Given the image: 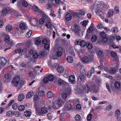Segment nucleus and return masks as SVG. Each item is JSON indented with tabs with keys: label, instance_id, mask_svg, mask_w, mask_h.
Segmentation results:
<instances>
[{
	"label": "nucleus",
	"instance_id": "f257e3e1",
	"mask_svg": "<svg viewBox=\"0 0 121 121\" xmlns=\"http://www.w3.org/2000/svg\"><path fill=\"white\" fill-rule=\"evenodd\" d=\"M54 76L51 74L48 75L47 76L44 77L43 79V81L44 83H47L49 81H52L54 79Z\"/></svg>",
	"mask_w": 121,
	"mask_h": 121
},
{
	"label": "nucleus",
	"instance_id": "f03ea898",
	"mask_svg": "<svg viewBox=\"0 0 121 121\" xmlns=\"http://www.w3.org/2000/svg\"><path fill=\"white\" fill-rule=\"evenodd\" d=\"M20 78L19 76L14 77L12 82V85L14 86L17 87L20 81Z\"/></svg>",
	"mask_w": 121,
	"mask_h": 121
},
{
	"label": "nucleus",
	"instance_id": "7ed1b4c3",
	"mask_svg": "<svg viewBox=\"0 0 121 121\" xmlns=\"http://www.w3.org/2000/svg\"><path fill=\"white\" fill-rule=\"evenodd\" d=\"M73 108V107L71 104H68L67 106H65L63 109V111H70Z\"/></svg>",
	"mask_w": 121,
	"mask_h": 121
},
{
	"label": "nucleus",
	"instance_id": "20e7f679",
	"mask_svg": "<svg viewBox=\"0 0 121 121\" xmlns=\"http://www.w3.org/2000/svg\"><path fill=\"white\" fill-rule=\"evenodd\" d=\"M2 36L4 38V40L5 42H8L10 40V36L9 35L4 33H3L2 34Z\"/></svg>",
	"mask_w": 121,
	"mask_h": 121
},
{
	"label": "nucleus",
	"instance_id": "39448f33",
	"mask_svg": "<svg viewBox=\"0 0 121 121\" xmlns=\"http://www.w3.org/2000/svg\"><path fill=\"white\" fill-rule=\"evenodd\" d=\"M7 61V60L4 58L0 57V65L2 66H4L6 64Z\"/></svg>",
	"mask_w": 121,
	"mask_h": 121
},
{
	"label": "nucleus",
	"instance_id": "423d86ee",
	"mask_svg": "<svg viewBox=\"0 0 121 121\" xmlns=\"http://www.w3.org/2000/svg\"><path fill=\"white\" fill-rule=\"evenodd\" d=\"M63 101L60 99H58L56 101V104L60 108L62 107L63 104Z\"/></svg>",
	"mask_w": 121,
	"mask_h": 121
},
{
	"label": "nucleus",
	"instance_id": "0eeeda50",
	"mask_svg": "<svg viewBox=\"0 0 121 121\" xmlns=\"http://www.w3.org/2000/svg\"><path fill=\"white\" fill-rule=\"evenodd\" d=\"M58 50L56 53V55L58 56H60L62 54V52L63 51V48L61 47H59L57 48Z\"/></svg>",
	"mask_w": 121,
	"mask_h": 121
},
{
	"label": "nucleus",
	"instance_id": "6e6552de",
	"mask_svg": "<svg viewBox=\"0 0 121 121\" xmlns=\"http://www.w3.org/2000/svg\"><path fill=\"white\" fill-rule=\"evenodd\" d=\"M77 44L80 45L82 47H85L86 45V41L84 40L80 41V42L77 41Z\"/></svg>",
	"mask_w": 121,
	"mask_h": 121
},
{
	"label": "nucleus",
	"instance_id": "1a4fd4ad",
	"mask_svg": "<svg viewBox=\"0 0 121 121\" xmlns=\"http://www.w3.org/2000/svg\"><path fill=\"white\" fill-rule=\"evenodd\" d=\"M19 27L22 30L28 29L26 24L25 23H21L19 25Z\"/></svg>",
	"mask_w": 121,
	"mask_h": 121
},
{
	"label": "nucleus",
	"instance_id": "9d476101",
	"mask_svg": "<svg viewBox=\"0 0 121 121\" xmlns=\"http://www.w3.org/2000/svg\"><path fill=\"white\" fill-rule=\"evenodd\" d=\"M73 31L76 33H77L79 32V27L76 24H75L74 27L73 28H72Z\"/></svg>",
	"mask_w": 121,
	"mask_h": 121
},
{
	"label": "nucleus",
	"instance_id": "9b49d317",
	"mask_svg": "<svg viewBox=\"0 0 121 121\" xmlns=\"http://www.w3.org/2000/svg\"><path fill=\"white\" fill-rule=\"evenodd\" d=\"M120 111L119 109L117 110L115 112V116L117 117V119L118 120L120 119Z\"/></svg>",
	"mask_w": 121,
	"mask_h": 121
},
{
	"label": "nucleus",
	"instance_id": "f8f14e48",
	"mask_svg": "<svg viewBox=\"0 0 121 121\" xmlns=\"http://www.w3.org/2000/svg\"><path fill=\"white\" fill-rule=\"evenodd\" d=\"M41 112H40L39 114V115H42V114H44L48 112L47 108L45 107L42 108L41 109Z\"/></svg>",
	"mask_w": 121,
	"mask_h": 121
},
{
	"label": "nucleus",
	"instance_id": "ddd939ff",
	"mask_svg": "<svg viewBox=\"0 0 121 121\" xmlns=\"http://www.w3.org/2000/svg\"><path fill=\"white\" fill-rule=\"evenodd\" d=\"M57 105L56 103L53 102L52 105L51 106H48V108L50 109L53 108L54 109H57Z\"/></svg>",
	"mask_w": 121,
	"mask_h": 121
},
{
	"label": "nucleus",
	"instance_id": "4468645a",
	"mask_svg": "<svg viewBox=\"0 0 121 121\" xmlns=\"http://www.w3.org/2000/svg\"><path fill=\"white\" fill-rule=\"evenodd\" d=\"M64 70V68L62 66H58L57 69V72L59 73H62Z\"/></svg>",
	"mask_w": 121,
	"mask_h": 121
},
{
	"label": "nucleus",
	"instance_id": "2eb2a0df",
	"mask_svg": "<svg viewBox=\"0 0 121 121\" xmlns=\"http://www.w3.org/2000/svg\"><path fill=\"white\" fill-rule=\"evenodd\" d=\"M89 60L88 57L86 56H84L83 57L82 59V61L84 64L87 63L88 62Z\"/></svg>",
	"mask_w": 121,
	"mask_h": 121
},
{
	"label": "nucleus",
	"instance_id": "dca6fc26",
	"mask_svg": "<svg viewBox=\"0 0 121 121\" xmlns=\"http://www.w3.org/2000/svg\"><path fill=\"white\" fill-rule=\"evenodd\" d=\"M10 10L8 9H3L2 11V14L3 15H5L7 13H9Z\"/></svg>",
	"mask_w": 121,
	"mask_h": 121
},
{
	"label": "nucleus",
	"instance_id": "f3484780",
	"mask_svg": "<svg viewBox=\"0 0 121 121\" xmlns=\"http://www.w3.org/2000/svg\"><path fill=\"white\" fill-rule=\"evenodd\" d=\"M13 28V26L11 25H8L6 27V31L9 32L11 31Z\"/></svg>",
	"mask_w": 121,
	"mask_h": 121
},
{
	"label": "nucleus",
	"instance_id": "a211bd4d",
	"mask_svg": "<svg viewBox=\"0 0 121 121\" xmlns=\"http://www.w3.org/2000/svg\"><path fill=\"white\" fill-rule=\"evenodd\" d=\"M83 89L86 92L88 93L89 92L90 87L89 86L86 84L83 86Z\"/></svg>",
	"mask_w": 121,
	"mask_h": 121
},
{
	"label": "nucleus",
	"instance_id": "6ab92c4d",
	"mask_svg": "<svg viewBox=\"0 0 121 121\" xmlns=\"http://www.w3.org/2000/svg\"><path fill=\"white\" fill-rule=\"evenodd\" d=\"M20 65L21 67L26 69L27 68H28V64H25L24 63H21Z\"/></svg>",
	"mask_w": 121,
	"mask_h": 121
},
{
	"label": "nucleus",
	"instance_id": "aec40b11",
	"mask_svg": "<svg viewBox=\"0 0 121 121\" xmlns=\"http://www.w3.org/2000/svg\"><path fill=\"white\" fill-rule=\"evenodd\" d=\"M24 94H21L18 97V100L20 101H21L24 99Z\"/></svg>",
	"mask_w": 121,
	"mask_h": 121
},
{
	"label": "nucleus",
	"instance_id": "412c9836",
	"mask_svg": "<svg viewBox=\"0 0 121 121\" xmlns=\"http://www.w3.org/2000/svg\"><path fill=\"white\" fill-rule=\"evenodd\" d=\"M33 95V92L30 91L27 94L26 96V98L27 99L30 98L32 97Z\"/></svg>",
	"mask_w": 121,
	"mask_h": 121
},
{
	"label": "nucleus",
	"instance_id": "4be33fe9",
	"mask_svg": "<svg viewBox=\"0 0 121 121\" xmlns=\"http://www.w3.org/2000/svg\"><path fill=\"white\" fill-rule=\"evenodd\" d=\"M66 60L69 63H72L73 62V57L70 56H69L66 58Z\"/></svg>",
	"mask_w": 121,
	"mask_h": 121
},
{
	"label": "nucleus",
	"instance_id": "5701e85b",
	"mask_svg": "<svg viewBox=\"0 0 121 121\" xmlns=\"http://www.w3.org/2000/svg\"><path fill=\"white\" fill-rule=\"evenodd\" d=\"M72 16L70 13H67L66 15L65 16L66 19L69 21L70 20L72 19Z\"/></svg>",
	"mask_w": 121,
	"mask_h": 121
},
{
	"label": "nucleus",
	"instance_id": "b1692460",
	"mask_svg": "<svg viewBox=\"0 0 121 121\" xmlns=\"http://www.w3.org/2000/svg\"><path fill=\"white\" fill-rule=\"evenodd\" d=\"M78 78L82 81H84L85 80V77L84 76L82 73H81L78 76Z\"/></svg>",
	"mask_w": 121,
	"mask_h": 121
},
{
	"label": "nucleus",
	"instance_id": "393cba45",
	"mask_svg": "<svg viewBox=\"0 0 121 121\" xmlns=\"http://www.w3.org/2000/svg\"><path fill=\"white\" fill-rule=\"evenodd\" d=\"M47 95L48 98H51L53 97V93L51 91H49L47 93Z\"/></svg>",
	"mask_w": 121,
	"mask_h": 121
},
{
	"label": "nucleus",
	"instance_id": "a878e982",
	"mask_svg": "<svg viewBox=\"0 0 121 121\" xmlns=\"http://www.w3.org/2000/svg\"><path fill=\"white\" fill-rule=\"evenodd\" d=\"M92 91L95 93H97L99 91L98 87L97 86H94L93 87Z\"/></svg>",
	"mask_w": 121,
	"mask_h": 121
},
{
	"label": "nucleus",
	"instance_id": "bb28decb",
	"mask_svg": "<svg viewBox=\"0 0 121 121\" xmlns=\"http://www.w3.org/2000/svg\"><path fill=\"white\" fill-rule=\"evenodd\" d=\"M43 18L44 19V21H50V18L48 16H47L45 14L43 15Z\"/></svg>",
	"mask_w": 121,
	"mask_h": 121
},
{
	"label": "nucleus",
	"instance_id": "cd10ccee",
	"mask_svg": "<svg viewBox=\"0 0 121 121\" xmlns=\"http://www.w3.org/2000/svg\"><path fill=\"white\" fill-rule=\"evenodd\" d=\"M86 45L87 48L89 49H91L92 48V45L91 43L87 42L86 43Z\"/></svg>",
	"mask_w": 121,
	"mask_h": 121
},
{
	"label": "nucleus",
	"instance_id": "c85d7f7f",
	"mask_svg": "<svg viewBox=\"0 0 121 121\" xmlns=\"http://www.w3.org/2000/svg\"><path fill=\"white\" fill-rule=\"evenodd\" d=\"M114 13V11L113 10L110 9H109L108 12V14L109 15L108 17H112Z\"/></svg>",
	"mask_w": 121,
	"mask_h": 121
},
{
	"label": "nucleus",
	"instance_id": "c756f323",
	"mask_svg": "<svg viewBox=\"0 0 121 121\" xmlns=\"http://www.w3.org/2000/svg\"><path fill=\"white\" fill-rule=\"evenodd\" d=\"M70 82H73L75 80V78L74 76L72 75L70 76L69 78Z\"/></svg>",
	"mask_w": 121,
	"mask_h": 121
},
{
	"label": "nucleus",
	"instance_id": "7c9ffc66",
	"mask_svg": "<svg viewBox=\"0 0 121 121\" xmlns=\"http://www.w3.org/2000/svg\"><path fill=\"white\" fill-rule=\"evenodd\" d=\"M14 115V112L11 111H9L7 112L6 113V115L8 117Z\"/></svg>",
	"mask_w": 121,
	"mask_h": 121
},
{
	"label": "nucleus",
	"instance_id": "2f4dec72",
	"mask_svg": "<svg viewBox=\"0 0 121 121\" xmlns=\"http://www.w3.org/2000/svg\"><path fill=\"white\" fill-rule=\"evenodd\" d=\"M92 115L91 113V112H90L87 117V120L88 121H90L92 118Z\"/></svg>",
	"mask_w": 121,
	"mask_h": 121
},
{
	"label": "nucleus",
	"instance_id": "473e14b6",
	"mask_svg": "<svg viewBox=\"0 0 121 121\" xmlns=\"http://www.w3.org/2000/svg\"><path fill=\"white\" fill-rule=\"evenodd\" d=\"M38 94L39 96L42 97L44 95L45 92L43 91H41L39 92Z\"/></svg>",
	"mask_w": 121,
	"mask_h": 121
},
{
	"label": "nucleus",
	"instance_id": "72a5a7b5",
	"mask_svg": "<svg viewBox=\"0 0 121 121\" xmlns=\"http://www.w3.org/2000/svg\"><path fill=\"white\" fill-rule=\"evenodd\" d=\"M39 97L37 95H35L34 96V100L35 103L37 101H38L39 99Z\"/></svg>",
	"mask_w": 121,
	"mask_h": 121
},
{
	"label": "nucleus",
	"instance_id": "f704fd0d",
	"mask_svg": "<svg viewBox=\"0 0 121 121\" xmlns=\"http://www.w3.org/2000/svg\"><path fill=\"white\" fill-rule=\"evenodd\" d=\"M32 31L31 30H29V31L27 32L26 35V36L27 38H29L30 37L32 34Z\"/></svg>",
	"mask_w": 121,
	"mask_h": 121
},
{
	"label": "nucleus",
	"instance_id": "c9c22d12",
	"mask_svg": "<svg viewBox=\"0 0 121 121\" xmlns=\"http://www.w3.org/2000/svg\"><path fill=\"white\" fill-rule=\"evenodd\" d=\"M114 86L116 88L119 89L120 87L121 84L119 82H116L115 83Z\"/></svg>",
	"mask_w": 121,
	"mask_h": 121
},
{
	"label": "nucleus",
	"instance_id": "e433bc0d",
	"mask_svg": "<svg viewBox=\"0 0 121 121\" xmlns=\"http://www.w3.org/2000/svg\"><path fill=\"white\" fill-rule=\"evenodd\" d=\"M109 72L112 74H114L116 73V70L115 68L113 67L110 69Z\"/></svg>",
	"mask_w": 121,
	"mask_h": 121
},
{
	"label": "nucleus",
	"instance_id": "4c0bfd02",
	"mask_svg": "<svg viewBox=\"0 0 121 121\" xmlns=\"http://www.w3.org/2000/svg\"><path fill=\"white\" fill-rule=\"evenodd\" d=\"M113 108V106L111 104H109L108 106H107L106 108V110L109 111L112 109Z\"/></svg>",
	"mask_w": 121,
	"mask_h": 121
},
{
	"label": "nucleus",
	"instance_id": "58836bf2",
	"mask_svg": "<svg viewBox=\"0 0 121 121\" xmlns=\"http://www.w3.org/2000/svg\"><path fill=\"white\" fill-rule=\"evenodd\" d=\"M103 51H102L100 50L97 53L98 57L99 58H101L103 56Z\"/></svg>",
	"mask_w": 121,
	"mask_h": 121
},
{
	"label": "nucleus",
	"instance_id": "ea45409f",
	"mask_svg": "<svg viewBox=\"0 0 121 121\" xmlns=\"http://www.w3.org/2000/svg\"><path fill=\"white\" fill-rule=\"evenodd\" d=\"M18 110L20 111H22L24 110L25 109V106L23 105H20L18 108Z\"/></svg>",
	"mask_w": 121,
	"mask_h": 121
},
{
	"label": "nucleus",
	"instance_id": "a19ab883",
	"mask_svg": "<svg viewBox=\"0 0 121 121\" xmlns=\"http://www.w3.org/2000/svg\"><path fill=\"white\" fill-rule=\"evenodd\" d=\"M111 31L114 33H117L118 31V29L117 27H115L111 29Z\"/></svg>",
	"mask_w": 121,
	"mask_h": 121
},
{
	"label": "nucleus",
	"instance_id": "79ce46f5",
	"mask_svg": "<svg viewBox=\"0 0 121 121\" xmlns=\"http://www.w3.org/2000/svg\"><path fill=\"white\" fill-rule=\"evenodd\" d=\"M97 39V36L95 35H93L91 38V40L92 42H94L96 41Z\"/></svg>",
	"mask_w": 121,
	"mask_h": 121
},
{
	"label": "nucleus",
	"instance_id": "37998d69",
	"mask_svg": "<svg viewBox=\"0 0 121 121\" xmlns=\"http://www.w3.org/2000/svg\"><path fill=\"white\" fill-rule=\"evenodd\" d=\"M24 115L26 117H30L31 114V112L28 111H27L24 112Z\"/></svg>",
	"mask_w": 121,
	"mask_h": 121
},
{
	"label": "nucleus",
	"instance_id": "c03bdc74",
	"mask_svg": "<svg viewBox=\"0 0 121 121\" xmlns=\"http://www.w3.org/2000/svg\"><path fill=\"white\" fill-rule=\"evenodd\" d=\"M68 96V94L66 92H64L62 93L61 94V96L62 98L65 99Z\"/></svg>",
	"mask_w": 121,
	"mask_h": 121
},
{
	"label": "nucleus",
	"instance_id": "a18cd8bd",
	"mask_svg": "<svg viewBox=\"0 0 121 121\" xmlns=\"http://www.w3.org/2000/svg\"><path fill=\"white\" fill-rule=\"evenodd\" d=\"M96 14L97 15L99 16L101 18H103L102 15V13L101 11H98L96 12Z\"/></svg>",
	"mask_w": 121,
	"mask_h": 121
},
{
	"label": "nucleus",
	"instance_id": "49530a36",
	"mask_svg": "<svg viewBox=\"0 0 121 121\" xmlns=\"http://www.w3.org/2000/svg\"><path fill=\"white\" fill-rule=\"evenodd\" d=\"M23 51V49H18L15 50V52L16 53H19L20 54L21 53H22Z\"/></svg>",
	"mask_w": 121,
	"mask_h": 121
},
{
	"label": "nucleus",
	"instance_id": "de8ad7c7",
	"mask_svg": "<svg viewBox=\"0 0 121 121\" xmlns=\"http://www.w3.org/2000/svg\"><path fill=\"white\" fill-rule=\"evenodd\" d=\"M102 75L103 76L107 77L110 79H112L113 78V77L112 76H110L109 75H108L107 74L103 73L102 74Z\"/></svg>",
	"mask_w": 121,
	"mask_h": 121
},
{
	"label": "nucleus",
	"instance_id": "09e8293b",
	"mask_svg": "<svg viewBox=\"0 0 121 121\" xmlns=\"http://www.w3.org/2000/svg\"><path fill=\"white\" fill-rule=\"evenodd\" d=\"M18 105L17 103H14L12 106V108L14 110H16L17 109Z\"/></svg>",
	"mask_w": 121,
	"mask_h": 121
},
{
	"label": "nucleus",
	"instance_id": "8fccbe9b",
	"mask_svg": "<svg viewBox=\"0 0 121 121\" xmlns=\"http://www.w3.org/2000/svg\"><path fill=\"white\" fill-rule=\"evenodd\" d=\"M42 42L44 44L49 43L48 40L46 38H44L43 39Z\"/></svg>",
	"mask_w": 121,
	"mask_h": 121
},
{
	"label": "nucleus",
	"instance_id": "3c124183",
	"mask_svg": "<svg viewBox=\"0 0 121 121\" xmlns=\"http://www.w3.org/2000/svg\"><path fill=\"white\" fill-rule=\"evenodd\" d=\"M46 26L48 28H50L52 27L51 23L49 22H47L46 23Z\"/></svg>",
	"mask_w": 121,
	"mask_h": 121
},
{
	"label": "nucleus",
	"instance_id": "603ef678",
	"mask_svg": "<svg viewBox=\"0 0 121 121\" xmlns=\"http://www.w3.org/2000/svg\"><path fill=\"white\" fill-rule=\"evenodd\" d=\"M14 102V100H11L10 101V102L9 104L7 106V107L6 108H9L11 104L13 103Z\"/></svg>",
	"mask_w": 121,
	"mask_h": 121
},
{
	"label": "nucleus",
	"instance_id": "864d4df0",
	"mask_svg": "<svg viewBox=\"0 0 121 121\" xmlns=\"http://www.w3.org/2000/svg\"><path fill=\"white\" fill-rule=\"evenodd\" d=\"M111 55L112 57H115L117 56V54L116 52L112 51L111 52Z\"/></svg>",
	"mask_w": 121,
	"mask_h": 121
},
{
	"label": "nucleus",
	"instance_id": "5fc2aeb1",
	"mask_svg": "<svg viewBox=\"0 0 121 121\" xmlns=\"http://www.w3.org/2000/svg\"><path fill=\"white\" fill-rule=\"evenodd\" d=\"M33 57L35 58L36 59L38 58L39 57L38 54L35 52L33 55Z\"/></svg>",
	"mask_w": 121,
	"mask_h": 121
},
{
	"label": "nucleus",
	"instance_id": "6e6d98bb",
	"mask_svg": "<svg viewBox=\"0 0 121 121\" xmlns=\"http://www.w3.org/2000/svg\"><path fill=\"white\" fill-rule=\"evenodd\" d=\"M64 82H65L61 79L59 80L58 81V84L59 85H63Z\"/></svg>",
	"mask_w": 121,
	"mask_h": 121
},
{
	"label": "nucleus",
	"instance_id": "4d7b16f0",
	"mask_svg": "<svg viewBox=\"0 0 121 121\" xmlns=\"http://www.w3.org/2000/svg\"><path fill=\"white\" fill-rule=\"evenodd\" d=\"M32 8L34 11L37 12L38 10L39 9L37 6L35 5H33L32 7Z\"/></svg>",
	"mask_w": 121,
	"mask_h": 121
},
{
	"label": "nucleus",
	"instance_id": "13d9d810",
	"mask_svg": "<svg viewBox=\"0 0 121 121\" xmlns=\"http://www.w3.org/2000/svg\"><path fill=\"white\" fill-rule=\"evenodd\" d=\"M100 34L101 37L102 38L107 37L106 33L104 32H101Z\"/></svg>",
	"mask_w": 121,
	"mask_h": 121
},
{
	"label": "nucleus",
	"instance_id": "bf43d9fd",
	"mask_svg": "<svg viewBox=\"0 0 121 121\" xmlns=\"http://www.w3.org/2000/svg\"><path fill=\"white\" fill-rule=\"evenodd\" d=\"M98 68L99 69L101 70H102L103 69L105 70H106L105 67L102 65H100L99 66H98Z\"/></svg>",
	"mask_w": 121,
	"mask_h": 121
},
{
	"label": "nucleus",
	"instance_id": "052dcab7",
	"mask_svg": "<svg viewBox=\"0 0 121 121\" xmlns=\"http://www.w3.org/2000/svg\"><path fill=\"white\" fill-rule=\"evenodd\" d=\"M37 12H38L39 14L42 15V16L43 14H45V13L44 11L39 9Z\"/></svg>",
	"mask_w": 121,
	"mask_h": 121
},
{
	"label": "nucleus",
	"instance_id": "680f3d73",
	"mask_svg": "<svg viewBox=\"0 0 121 121\" xmlns=\"http://www.w3.org/2000/svg\"><path fill=\"white\" fill-rule=\"evenodd\" d=\"M108 40V37H106L105 38H102V42L104 43H106Z\"/></svg>",
	"mask_w": 121,
	"mask_h": 121
},
{
	"label": "nucleus",
	"instance_id": "e2e57ef3",
	"mask_svg": "<svg viewBox=\"0 0 121 121\" xmlns=\"http://www.w3.org/2000/svg\"><path fill=\"white\" fill-rule=\"evenodd\" d=\"M81 116L78 114L76 115L75 117V119L77 121H79L81 118Z\"/></svg>",
	"mask_w": 121,
	"mask_h": 121
},
{
	"label": "nucleus",
	"instance_id": "0e129e2a",
	"mask_svg": "<svg viewBox=\"0 0 121 121\" xmlns=\"http://www.w3.org/2000/svg\"><path fill=\"white\" fill-rule=\"evenodd\" d=\"M47 116L48 119H51L52 118V114L51 113H49L48 114Z\"/></svg>",
	"mask_w": 121,
	"mask_h": 121
},
{
	"label": "nucleus",
	"instance_id": "69168bd1",
	"mask_svg": "<svg viewBox=\"0 0 121 121\" xmlns=\"http://www.w3.org/2000/svg\"><path fill=\"white\" fill-rule=\"evenodd\" d=\"M49 43L45 44L44 45V48L46 50H48L50 48V46L49 44Z\"/></svg>",
	"mask_w": 121,
	"mask_h": 121
},
{
	"label": "nucleus",
	"instance_id": "338daca9",
	"mask_svg": "<svg viewBox=\"0 0 121 121\" xmlns=\"http://www.w3.org/2000/svg\"><path fill=\"white\" fill-rule=\"evenodd\" d=\"M114 11L115 13H118L119 12L118 7L117 6H115L114 8Z\"/></svg>",
	"mask_w": 121,
	"mask_h": 121
},
{
	"label": "nucleus",
	"instance_id": "774afa93",
	"mask_svg": "<svg viewBox=\"0 0 121 121\" xmlns=\"http://www.w3.org/2000/svg\"><path fill=\"white\" fill-rule=\"evenodd\" d=\"M44 19L43 18H41L39 20V23L40 24H42L44 22Z\"/></svg>",
	"mask_w": 121,
	"mask_h": 121
}]
</instances>
